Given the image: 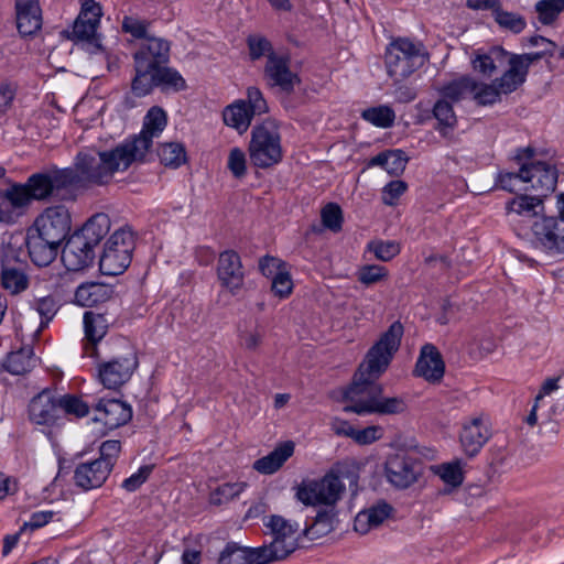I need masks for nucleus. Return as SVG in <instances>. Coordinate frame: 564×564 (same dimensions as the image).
<instances>
[{
    "label": "nucleus",
    "mask_w": 564,
    "mask_h": 564,
    "mask_svg": "<svg viewBox=\"0 0 564 564\" xmlns=\"http://www.w3.org/2000/svg\"><path fill=\"white\" fill-rule=\"evenodd\" d=\"M408 189V184L404 181L397 180L389 182L382 188V202L388 206H393L397 204L399 198L405 193Z\"/></svg>",
    "instance_id": "62"
},
{
    "label": "nucleus",
    "mask_w": 564,
    "mask_h": 564,
    "mask_svg": "<svg viewBox=\"0 0 564 564\" xmlns=\"http://www.w3.org/2000/svg\"><path fill=\"white\" fill-rule=\"evenodd\" d=\"M25 241L21 230L3 236L0 250L1 282H28Z\"/></svg>",
    "instance_id": "11"
},
{
    "label": "nucleus",
    "mask_w": 564,
    "mask_h": 564,
    "mask_svg": "<svg viewBox=\"0 0 564 564\" xmlns=\"http://www.w3.org/2000/svg\"><path fill=\"white\" fill-rule=\"evenodd\" d=\"M490 436L488 420L484 415H478L463 423L459 442L464 453L473 457L479 453Z\"/></svg>",
    "instance_id": "22"
},
{
    "label": "nucleus",
    "mask_w": 564,
    "mask_h": 564,
    "mask_svg": "<svg viewBox=\"0 0 564 564\" xmlns=\"http://www.w3.org/2000/svg\"><path fill=\"white\" fill-rule=\"evenodd\" d=\"M361 117L379 128H389L395 120L394 110L389 106L371 107L361 112Z\"/></svg>",
    "instance_id": "50"
},
{
    "label": "nucleus",
    "mask_w": 564,
    "mask_h": 564,
    "mask_svg": "<svg viewBox=\"0 0 564 564\" xmlns=\"http://www.w3.org/2000/svg\"><path fill=\"white\" fill-rule=\"evenodd\" d=\"M528 43L531 46L542 47V50L539 52L523 54V55H529V57H532V59H530V66L546 55H549V56L554 55L555 47H556L555 43L544 36H541V35L531 36L528 39Z\"/></svg>",
    "instance_id": "59"
},
{
    "label": "nucleus",
    "mask_w": 564,
    "mask_h": 564,
    "mask_svg": "<svg viewBox=\"0 0 564 564\" xmlns=\"http://www.w3.org/2000/svg\"><path fill=\"white\" fill-rule=\"evenodd\" d=\"M530 59L532 57L529 55H518L501 46H492L487 52L478 51L471 63L475 70L488 77L507 66L508 68L498 78V85L505 95H508L524 84L530 68Z\"/></svg>",
    "instance_id": "2"
},
{
    "label": "nucleus",
    "mask_w": 564,
    "mask_h": 564,
    "mask_svg": "<svg viewBox=\"0 0 564 564\" xmlns=\"http://www.w3.org/2000/svg\"><path fill=\"white\" fill-rule=\"evenodd\" d=\"M134 238L130 229L120 228L107 240L99 260V270L106 276L122 274L130 265Z\"/></svg>",
    "instance_id": "12"
},
{
    "label": "nucleus",
    "mask_w": 564,
    "mask_h": 564,
    "mask_svg": "<svg viewBox=\"0 0 564 564\" xmlns=\"http://www.w3.org/2000/svg\"><path fill=\"white\" fill-rule=\"evenodd\" d=\"M165 127L166 113L159 107H152L144 118L140 134L122 144L129 150L130 154L135 153V162H141L152 147L153 139L158 138Z\"/></svg>",
    "instance_id": "18"
},
{
    "label": "nucleus",
    "mask_w": 564,
    "mask_h": 564,
    "mask_svg": "<svg viewBox=\"0 0 564 564\" xmlns=\"http://www.w3.org/2000/svg\"><path fill=\"white\" fill-rule=\"evenodd\" d=\"M408 409L401 397H384L379 379H370L355 372V414L395 415Z\"/></svg>",
    "instance_id": "3"
},
{
    "label": "nucleus",
    "mask_w": 564,
    "mask_h": 564,
    "mask_svg": "<svg viewBox=\"0 0 564 564\" xmlns=\"http://www.w3.org/2000/svg\"><path fill=\"white\" fill-rule=\"evenodd\" d=\"M247 487L246 482H226L217 487L209 497L212 505L221 506L237 498Z\"/></svg>",
    "instance_id": "51"
},
{
    "label": "nucleus",
    "mask_w": 564,
    "mask_h": 564,
    "mask_svg": "<svg viewBox=\"0 0 564 564\" xmlns=\"http://www.w3.org/2000/svg\"><path fill=\"white\" fill-rule=\"evenodd\" d=\"M263 335V329L259 326L241 330L239 333L240 345L248 351H257L262 344Z\"/></svg>",
    "instance_id": "60"
},
{
    "label": "nucleus",
    "mask_w": 564,
    "mask_h": 564,
    "mask_svg": "<svg viewBox=\"0 0 564 564\" xmlns=\"http://www.w3.org/2000/svg\"><path fill=\"white\" fill-rule=\"evenodd\" d=\"M282 154L279 126L274 120H264L252 129L249 155L254 166L271 167L282 160Z\"/></svg>",
    "instance_id": "9"
},
{
    "label": "nucleus",
    "mask_w": 564,
    "mask_h": 564,
    "mask_svg": "<svg viewBox=\"0 0 564 564\" xmlns=\"http://www.w3.org/2000/svg\"><path fill=\"white\" fill-rule=\"evenodd\" d=\"M246 154L239 148H232L229 151L227 166L232 175L237 178H241L246 174Z\"/></svg>",
    "instance_id": "63"
},
{
    "label": "nucleus",
    "mask_w": 564,
    "mask_h": 564,
    "mask_svg": "<svg viewBox=\"0 0 564 564\" xmlns=\"http://www.w3.org/2000/svg\"><path fill=\"white\" fill-rule=\"evenodd\" d=\"M29 197L22 183L10 182L0 187V224L14 225L24 217L29 209Z\"/></svg>",
    "instance_id": "19"
},
{
    "label": "nucleus",
    "mask_w": 564,
    "mask_h": 564,
    "mask_svg": "<svg viewBox=\"0 0 564 564\" xmlns=\"http://www.w3.org/2000/svg\"><path fill=\"white\" fill-rule=\"evenodd\" d=\"M253 119V115L247 109V101L243 99L225 107L223 111V120L226 126L235 129L239 134L245 133Z\"/></svg>",
    "instance_id": "36"
},
{
    "label": "nucleus",
    "mask_w": 564,
    "mask_h": 564,
    "mask_svg": "<svg viewBox=\"0 0 564 564\" xmlns=\"http://www.w3.org/2000/svg\"><path fill=\"white\" fill-rule=\"evenodd\" d=\"M17 28L21 35L35 34L42 26V11L37 0H17Z\"/></svg>",
    "instance_id": "31"
},
{
    "label": "nucleus",
    "mask_w": 564,
    "mask_h": 564,
    "mask_svg": "<svg viewBox=\"0 0 564 564\" xmlns=\"http://www.w3.org/2000/svg\"><path fill=\"white\" fill-rule=\"evenodd\" d=\"M245 100L247 101V109L253 117L263 115L269 110L262 91L256 86L248 87Z\"/></svg>",
    "instance_id": "58"
},
{
    "label": "nucleus",
    "mask_w": 564,
    "mask_h": 564,
    "mask_svg": "<svg viewBox=\"0 0 564 564\" xmlns=\"http://www.w3.org/2000/svg\"><path fill=\"white\" fill-rule=\"evenodd\" d=\"M321 219L324 228L329 229L333 232L341 230L343 213L337 204H326L321 210Z\"/></svg>",
    "instance_id": "56"
},
{
    "label": "nucleus",
    "mask_w": 564,
    "mask_h": 564,
    "mask_svg": "<svg viewBox=\"0 0 564 564\" xmlns=\"http://www.w3.org/2000/svg\"><path fill=\"white\" fill-rule=\"evenodd\" d=\"M535 11L542 24H551L564 11V0H540L535 3Z\"/></svg>",
    "instance_id": "53"
},
{
    "label": "nucleus",
    "mask_w": 564,
    "mask_h": 564,
    "mask_svg": "<svg viewBox=\"0 0 564 564\" xmlns=\"http://www.w3.org/2000/svg\"><path fill=\"white\" fill-rule=\"evenodd\" d=\"M85 344L84 355L99 358L97 344L106 336L108 323L104 315L86 312L84 314Z\"/></svg>",
    "instance_id": "28"
},
{
    "label": "nucleus",
    "mask_w": 564,
    "mask_h": 564,
    "mask_svg": "<svg viewBox=\"0 0 564 564\" xmlns=\"http://www.w3.org/2000/svg\"><path fill=\"white\" fill-rule=\"evenodd\" d=\"M158 154L161 163L165 166L178 167L186 161L185 148L177 142L162 144Z\"/></svg>",
    "instance_id": "49"
},
{
    "label": "nucleus",
    "mask_w": 564,
    "mask_h": 564,
    "mask_svg": "<svg viewBox=\"0 0 564 564\" xmlns=\"http://www.w3.org/2000/svg\"><path fill=\"white\" fill-rule=\"evenodd\" d=\"M115 355L97 366L99 382L107 389L116 390L126 384L139 366L135 351L123 339H117L111 344Z\"/></svg>",
    "instance_id": "7"
},
{
    "label": "nucleus",
    "mask_w": 564,
    "mask_h": 564,
    "mask_svg": "<svg viewBox=\"0 0 564 564\" xmlns=\"http://www.w3.org/2000/svg\"><path fill=\"white\" fill-rule=\"evenodd\" d=\"M135 162V153L130 154L123 144L109 151L87 150L79 152L73 166L65 167L69 173L73 189L108 184L116 172L126 171Z\"/></svg>",
    "instance_id": "1"
},
{
    "label": "nucleus",
    "mask_w": 564,
    "mask_h": 564,
    "mask_svg": "<svg viewBox=\"0 0 564 564\" xmlns=\"http://www.w3.org/2000/svg\"><path fill=\"white\" fill-rule=\"evenodd\" d=\"M110 284H79L75 292V303L91 307L107 302L112 295Z\"/></svg>",
    "instance_id": "34"
},
{
    "label": "nucleus",
    "mask_w": 564,
    "mask_h": 564,
    "mask_svg": "<svg viewBox=\"0 0 564 564\" xmlns=\"http://www.w3.org/2000/svg\"><path fill=\"white\" fill-rule=\"evenodd\" d=\"M542 207V199L535 195H520L507 204L508 214L533 217L538 214L536 208Z\"/></svg>",
    "instance_id": "47"
},
{
    "label": "nucleus",
    "mask_w": 564,
    "mask_h": 564,
    "mask_svg": "<svg viewBox=\"0 0 564 564\" xmlns=\"http://www.w3.org/2000/svg\"><path fill=\"white\" fill-rule=\"evenodd\" d=\"M29 415L39 425L55 423L61 417L59 397L50 390H43L31 400Z\"/></svg>",
    "instance_id": "24"
},
{
    "label": "nucleus",
    "mask_w": 564,
    "mask_h": 564,
    "mask_svg": "<svg viewBox=\"0 0 564 564\" xmlns=\"http://www.w3.org/2000/svg\"><path fill=\"white\" fill-rule=\"evenodd\" d=\"M400 251V243L394 240H371L368 242L366 248V254H372L376 259L381 261H390L397 257Z\"/></svg>",
    "instance_id": "48"
},
{
    "label": "nucleus",
    "mask_w": 564,
    "mask_h": 564,
    "mask_svg": "<svg viewBox=\"0 0 564 564\" xmlns=\"http://www.w3.org/2000/svg\"><path fill=\"white\" fill-rule=\"evenodd\" d=\"M70 227L68 209L63 205H55L46 207L37 215L29 231L62 245L69 235Z\"/></svg>",
    "instance_id": "15"
},
{
    "label": "nucleus",
    "mask_w": 564,
    "mask_h": 564,
    "mask_svg": "<svg viewBox=\"0 0 564 564\" xmlns=\"http://www.w3.org/2000/svg\"><path fill=\"white\" fill-rule=\"evenodd\" d=\"M384 474L391 486L397 489H408L423 476L424 465L414 456L397 453L387 458Z\"/></svg>",
    "instance_id": "14"
},
{
    "label": "nucleus",
    "mask_w": 564,
    "mask_h": 564,
    "mask_svg": "<svg viewBox=\"0 0 564 564\" xmlns=\"http://www.w3.org/2000/svg\"><path fill=\"white\" fill-rule=\"evenodd\" d=\"M336 514L333 511H321L314 522L303 530L304 535L310 540L321 539L335 529Z\"/></svg>",
    "instance_id": "46"
},
{
    "label": "nucleus",
    "mask_w": 564,
    "mask_h": 564,
    "mask_svg": "<svg viewBox=\"0 0 564 564\" xmlns=\"http://www.w3.org/2000/svg\"><path fill=\"white\" fill-rule=\"evenodd\" d=\"M394 508L386 501H379L355 517V531L367 534L393 518Z\"/></svg>",
    "instance_id": "30"
},
{
    "label": "nucleus",
    "mask_w": 564,
    "mask_h": 564,
    "mask_svg": "<svg viewBox=\"0 0 564 564\" xmlns=\"http://www.w3.org/2000/svg\"><path fill=\"white\" fill-rule=\"evenodd\" d=\"M217 275L220 282L242 281L245 270L240 256L234 250H225L219 254Z\"/></svg>",
    "instance_id": "35"
},
{
    "label": "nucleus",
    "mask_w": 564,
    "mask_h": 564,
    "mask_svg": "<svg viewBox=\"0 0 564 564\" xmlns=\"http://www.w3.org/2000/svg\"><path fill=\"white\" fill-rule=\"evenodd\" d=\"M121 452V443L118 440H108L101 443L99 447L100 457L98 460H102L109 464L111 470L119 454Z\"/></svg>",
    "instance_id": "64"
},
{
    "label": "nucleus",
    "mask_w": 564,
    "mask_h": 564,
    "mask_svg": "<svg viewBox=\"0 0 564 564\" xmlns=\"http://www.w3.org/2000/svg\"><path fill=\"white\" fill-rule=\"evenodd\" d=\"M495 21L501 29L508 30L514 34L521 33L525 26V19L514 12L505 11L501 7L494 14Z\"/></svg>",
    "instance_id": "52"
},
{
    "label": "nucleus",
    "mask_w": 564,
    "mask_h": 564,
    "mask_svg": "<svg viewBox=\"0 0 564 564\" xmlns=\"http://www.w3.org/2000/svg\"><path fill=\"white\" fill-rule=\"evenodd\" d=\"M445 364L441 352L433 345H424L417 358L414 373L431 383H438L444 377Z\"/></svg>",
    "instance_id": "26"
},
{
    "label": "nucleus",
    "mask_w": 564,
    "mask_h": 564,
    "mask_svg": "<svg viewBox=\"0 0 564 564\" xmlns=\"http://www.w3.org/2000/svg\"><path fill=\"white\" fill-rule=\"evenodd\" d=\"M61 416L64 414L84 417L89 412V406L80 398L72 394L59 395Z\"/></svg>",
    "instance_id": "55"
},
{
    "label": "nucleus",
    "mask_w": 564,
    "mask_h": 564,
    "mask_svg": "<svg viewBox=\"0 0 564 564\" xmlns=\"http://www.w3.org/2000/svg\"><path fill=\"white\" fill-rule=\"evenodd\" d=\"M519 175L521 182L530 183V187L535 192V196L542 199L553 193L557 183L556 169L545 162L523 163Z\"/></svg>",
    "instance_id": "21"
},
{
    "label": "nucleus",
    "mask_w": 564,
    "mask_h": 564,
    "mask_svg": "<svg viewBox=\"0 0 564 564\" xmlns=\"http://www.w3.org/2000/svg\"><path fill=\"white\" fill-rule=\"evenodd\" d=\"M402 336V324L392 323L369 347L355 372L366 378L380 379L390 368L400 348Z\"/></svg>",
    "instance_id": "5"
},
{
    "label": "nucleus",
    "mask_w": 564,
    "mask_h": 564,
    "mask_svg": "<svg viewBox=\"0 0 564 564\" xmlns=\"http://www.w3.org/2000/svg\"><path fill=\"white\" fill-rule=\"evenodd\" d=\"M151 83L149 85V93L153 87H161L163 90L180 91L185 89L186 82L182 75L174 68L162 66L160 69L152 74Z\"/></svg>",
    "instance_id": "38"
},
{
    "label": "nucleus",
    "mask_w": 564,
    "mask_h": 564,
    "mask_svg": "<svg viewBox=\"0 0 564 564\" xmlns=\"http://www.w3.org/2000/svg\"><path fill=\"white\" fill-rule=\"evenodd\" d=\"M59 306V300L52 294L35 299L32 304V307L40 315V327L32 326V329L30 330L34 334L41 333L44 328H46L50 322L56 315Z\"/></svg>",
    "instance_id": "42"
},
{
    "label": "nucleus",
    "mask_w": 564,
    "mask_h": 564,
    "mask_svg": "<svg viewBox=\"0 0 564 564\" xmlns=\"http://www.w3.org/2000/svg\"><path fill=\"white\" fill-rule=\"evenodd\" d=\"M94 248L77 234L70 235L62 251L65 268L74 272L87 268L94 260Z\"/></svg>",
    "instance_id": "23"
},
{
    "label": "nucleus",
    "mask_w": 564,
    "mask_h": 564,
    "mask_svg": "<svg viewBox=\"0 0 564 564\" xmlns=\"http://www.w3.org/2000/svg\"><path fill=\"white\" fill-rule=\"evenodd\" d=\"M72 177L64 169L56 166L31 174L22 186L29 197L30 206L34 200L46 202L50 199H70Z\"/></svg>",
    "instance_id": "8"
},
{
    "label": "nucleus",
    "mask_w": 564,
    "mask_h": 564,
    "mask_svg": "<svg viewBox=\"0 0 564 564\" xmlns=\"http://www.w3.org/2000/svg\"><path fill=\"white\" fill-rule=\"evenodd\" d=\"M170 42L162 39L150 36L141 43L140 47L133 54L135 75L132 79V93L142 97L149 94V85L152 74L162 66L167 65L170 61Z\"/></svg>",
    "instance_id": "4"
},
{
    "label": "nucleus",
    "mask_w": 564,
    "mask_h": 564,
    "mask_svg": "<svg viewBox=\"0 0 564 564\" xmlns=\"http://www.w3.org/2000/svg\"><path fill=\"white\" fill-rule=\"evenodd\" d=\"M101 15L102 11L99 3L95 0H85L73 25V39L88 42L96 51L101 50L97 35Z\"/></svg>",
    "instance_id": "20"
},
{
    "label": "nucleus",
    "mask_w": 564,
    "mask_h": 564,
    "mask_svg": "<svg viewBox=\"0 0 564 564\" xmlns=\"http://www.w3.org/2000/svg\"><path fill=\"white\" fill-rule=\"evenodd\" d=\"M384 63L388 75L395 82L411 76L424 63L420 48L408 39H397L386 48Z\"/></svg>",
    "instance_id": "13"
},
{
    "label": "nucleus",
    "mask_w": 564,
    "mask_h": 564,
    "mask_svg": "<svg viewBox=\"0 0 564 564\" xmlns=\"http://www.w3.org/2000/svg\"><path fill=\"white\" fill-rule=\"evenodd\" d=\"M558 411L560 404L555 401L554 398L536 395L534 398L532 409L525 419V422L530 426H534L538 423L539 417H541L543 422H550L558 413Z\"/></svg>",
    "instance_id": "40"
},
{
    "label": "nucleus",
    "mask_w": 564,
    "mask_h": 564,
    "mask_svg": "<svg viewBox=\"0 0 564 564\" xmlns=\"http://www.w3.org/2000/svg\"><path fill=\"white\" fill-rule=\"evenodd\" d=\"M247 45L251 61H257L261 57L269 59L271 55L278 54L271 42L261 35H249L247 39Z\"/></svg>",
    "instance_id": "54"
},
{
    "label": "nucleus",
    "mask_w": 564,
    "mask_h": 564,
    "mask_svg": "<svg viewBox=\"0 0 564 564\" xmlns=\"http://www.w3.org/2000/svg\"><path fill=\"white\" fill-rule=\"evenodd\" d=\"M25 235L26 256L31 258L34 264L46 267L54 261L58 253L61 243L43 238L34 232Z\"/></svg>",
    "instance_id": "27"
},
{
    "label": "nucleus",
    "mask_w": 564,
    "mask_h": 564,
    "mask_svg": "<svg viewBox=\"0 0 564 564\" xmlns=\"http://www.w3.org/2000/svg\"><path fill=\"white\" fill-rule=\"evenodd\" d=\"M478 83L468 76H463L444 85L440 93L442 99L448 100L449 102H457L465 99L469 94L477 89Z\"/></svg>",
    "instance_id": "41"
},
{
    "label": "nucleus",
    "mask_w": 564,
    "mask_h": 564,
    "mask_svg": "<svg viewBox=\"0 0 564 564\" xmlns=\"http://www.w3.org/2000/svg\"><path fill=\"white\" fill-rule=\"evenodd\" d=\"M263 79L268 87L278 88L286 95L294 93L301 84L299 74L291 68V57L288 53L271 55L265 61Z\"/></svg>",
    "instance_id": "17"
},
{
    "label": "nucleus",
    "mask_w": 564,
    "mask_h": 564,
    "mask_svg": "<svg viewBox=\"0 0 564 564\" xmlns=\"http://www.w3.org/2000/svg\"><path fill=\"white\" fill-rule=\"evenodd\" d=\"M532 243L549 256L564 254V219L542 217L532 227Z\"/></svg>",
    "instance_id": "16"
},
{
    "label": "nucleus",
    "mask_w": 564,
    "mask_h": 564,
    "mask_svg": "<svg viewBox=\"0 0 564 564\" xmlns=\"http://www.w3.org/2000/svg\"><path fill=\"white\" fill-rule=\"evenodd\" d=\"M40 327V322H36L32 314L30 315H21L15 322V330L17 334L21 337L22 340L34 341L39 338L41 333H32L31 327Z\"/></svg>",
    "instance_id": "61"
},
{
    "label": "nucleus",
    "mask_w": 564,
    "mask_h": 564,
    "mask_svg": "<svg viewBox=\"0 0 564 564\" xmlns=\"http://www.w3.org/2000/svg\"><path fill=\"white\" fill-rule=\"evenodd\" d=\"M433 116L437 120V130L441 134L446 135L457 124V118L453 109L452 102L445 99H438L433 107Z\"/></svg>",
    "instance_id": "45"
},
{
    "label": "nucleus",
    "mask_w": 564,
    "mask_h": 564,
    "mask_svg": "<svg viewBox=\"0 0 564 564\" xmlns=\"http://www.w3.org/2000/svg\"><path fill=\"white\" fill-rule=\"evenodd\" d=\"M35 366V358L31 347H23L8 355L4 368L12 375H24Z\"/></svg>",
    "instance_id": "44"
},
{
    "label": "nucleus",
    "mask_w": 564,
    "mask_h": 564,
    "mask_svg": "<svg viewBox=\"0 0 564 564\" xmlns=\"http://www.w3.org/2000/svg\"><path fill=\"white\" fill-rule=\"evenodd\" d=\"M132 417L131 406L117 399H101L95 405V421L113 430L127 424Z\"/></svg>",
    "instance_id": "25"
},
{
    "label": "nucleus",
    "mask_w": 564,
    "mask_h": 564,
    "mask_svg": "<svg viewBox=\"0 0 564 564\" xmlns=\"http://www.w3.org/2000/svg\"><path fill=\"white\" fill-rule=\"evenodd\" d=\"M110 218L107 214L99 213L91 216L78 231L80 238L96 247L110 230Z\"/></svg>",
    "instance_id": "37"
},
{
    "label": "nucleus",
    "mask_w": 564,
    "mask_h": 564,
    "mask_svg": "<svg viewBox=\"0 0 564 564\" xmlns=\"http://www.w3.org/2000/svg\"><path fill=\"white\" fill-rule=\"evenodd\" d=\"M110 473L109 464L95 459L79 464L75 469L74 480L78 487L90 490L100 487Z\"/></svg>",
    "instance_id": "29"
},
{
    "label": "nucleus",
    "mask_w": 564,
    "mask_h": 564,
    "mask_svg": "<svg viewBox=\"0 0 564 564\" xmlns=\"http://www.w3.org/2000/svg\"><path fill=\"white\" fill-rule=\"evenodd\" d=\"M430 470L447 486L459 487L464 481L463 464L459 459L432 465Z\"/></svg>",
    "instance_id": "43"
},
{
    "label": "nucleus",
    "mask_w": 564,
    "mask_h": 564,
    "mask_svg": "<svg viewBox=\"0 0 564 564\" xmlns=\"http://www.w3.org/2000/svg\"><path fill=\"white\" fill-rule=\"evenodd\" d=\"M294 443L286 441L278 445L271 453L257 459L253 469L262 475L276 473L294 453Z\"/></svg>",
    "instance_id": "33"
},
{
    "label": "nucleus",
    "mask_w": 564,
    "mask_h": 564,
    "mask_svg": "<svg viewBox=\"0 0 564 564\" xmlns=\"http://www.w3.org/2000/svg\"><path fill=\"white\" fill-rule=\"evenodd\" d=\"M475 99L480 105H492L500 100V95L505 94L498 85V78L491 84H478L477 89L474 91Z\"/></svg>",
    "instance_id": "57"
},
{
    "label": "nucleus",
    "mask_w": 564,
    "mask_h": 564,
    "mask_svg": "<svg viewBox=\"0 0 564 564\" xmlns=\"http://www.w3.org/2000/svg\"><path fill=\"white\" fill-rule=\"evenodd\" d=\"M264 527L272 541L259 546L268 563L284 560L299 547L300 525L282 516L272 514L264 519Z\"/></svg>",
    "instance_id": "10"
},
{
    "label": "nucleus",
    "mask_w": 564,
    "mask_h": 564,
    "mask_svg": "<svg viewBox=\"0 0 564 564\" xmlns=\"http://www.w3.org/2000/svg\"><path fill=\"white\" fill-rule=\"evenodd\" d=\"M218 564H269L260 547H243L228 543L220 552Z\"/></svg>",
    "instance_id": "32"
},
{
    "label": "nucleus",
    "mask_w": 564,
    "mask_h": 564,
    "mask_svg": "<svg viewBox=\"0 0 564 564\" xmlns=\"http://www.w3.org/2000/svg\"><path fill=\"white\" fill-rule=\"evenodd\" d=\"M259 270L271 282H291L290 264L280 258L262 257L259 260Z\"/></svg>",
    "instance_id": "39"
},
{
    "label": "nucleus",
    "mask_w": 564,
    "mask_h": 564,
    "mask_svg": "<svg viewBox=\"0 0 564 564\" xmlns=\"http://www.w3.org/2000/svg\"><path fill=\"white\" fill-rule=\"evenodd\" d=\"M341 466L337 464L319 479H303L295 487V498L304 506H333L345 490Z\"/></svg>",
    "instance_id": "6"
}]
</instances>
